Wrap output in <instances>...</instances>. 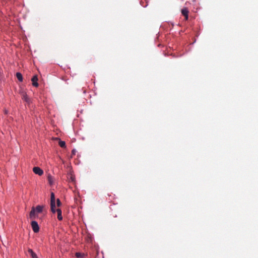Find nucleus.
Segmentation results:
<instances>
[{
    "instance_id": "nucleus-1",
    "label": "nucleus",
    "mask_w": 258,
    "mask_h": 258,
    "mask_svg": "<svg viewBox=\"0 0 258 258\" xmlns=\"http://www.w3.org/2000/svg\"><path fill=\"white\" fill-rule=\"evenodd\" d=\"M44 208V206L43 205H38L35 208L32 207L30 212V218L31 219H34L35 218L36 213L39 214L42 212Z\"/></svg>"
},
{
    "instance_id": "nucleus-2",
    "label": "nucleus",
    "mask_w": 258,
    "mask_h": 258,
    "mask_svg": "<svg viewBox=\"0 0 258 258\" xmlns=\"http://www.w3.org/2000/svg\"><path fill=\"white\" fill-rule=\"evenodd\" d=\"M50 209L52 213H55V195L53 192L50 194Z\"/></svg>"
},
{
    "instance_id": "nucleus-3",
    "label": "nucleus",
    "mask_w": 258,
    "mask_h": 258,
    "mask_svg": "<svg viewBox=\"0 0 258 258\" xmlns=\"http://www.w3.org/2000/svg\"><path fill=\"white\" fill-rule=\"evenodd\" d=\"M32 230L34 233H37L39 231V226L38 223L35 221H32L31 223Z\"/></svg>"
},
{
    "instance_id": "nucleus-4",
    "label": "nucleus",
    "mask_w": 258,
    "mask_h": 258,
    "mask_svg": "<svg viewBox=\"0 0 258 258\" xmlns=\"http://www.w3.org/2000/svg\"><path fill=\"white\" fill-rule=\"evenodd\" d=\"M181 13L182 15L184 17L185 20H187L188 19V13L189 11L186 7H184L181 10Z\"/></svg>"
},
{
    "instance_id": "nucleus-5",
    "label": "nucleus",
    "mask_w": 258,
    "mask_h": 258,
    "mask_svg": "<svg viewBox=\"0 0 258 258\" xmlns=\"http://www.w3.org/2000/svg\"><path fill=\"white\" fill-rule=\"evenodd\" d=\"M33 171L36 174H38V175H42L43 174V171L39 167H34L33 168Z\"/></svg>"
},
{
    "instance_id": "nucleus-6",
    "label": "nucleus",
    "mask_w": 258,
    "mask_h": 258,
    "mask_svg": "<svg viewBox=\"0 0 258 258\" xmlns=\"http://www.w3.org/2000/svg\"><path fill=\"white\" fill-rule=\"evenodd\" d=\"M31 81L32 82V85L34 87H38V83L37 82L38 81V78L36 75L34 76L32 79Z\"/></svg>"
},
{
    "instance_id": "nucleus-7",
    "label": "nucleus",
    "mask_w": 258,
    "mask_h": 258,
    "mask_svg": "<svg viewBox=\"0 0 258 258\" xmlns=\"http://www.w3.org/2000/svg\"><path fill=\"white\" fill-rule=\"evenodd\" d=\"M22 96L23 100H24L25 101H26L27 103H29L30 102V99H29L27 93L25 92H23L22 93Z\"/></svg>"
},
{
    "instance_id": "nucleus-8",
    "label": "nucleus",
    "mask_w": 258,
    "mask_h": 258,
    "mask_svg": "<svg viewBox=\"0 0 258 258\" xmlns=\"http://www.w3.org/2000/svg\"><path fill=\"white\" fill-rule=\"evenodd\" d=\"M57 212V219L58 220L61 221L62 220V216L61 215V210L60 209H57L55 210V212Z\"/></svg>"
},
{
    "instance_id": "nucleus-9",
    "label": "nucleus",
    "mask_w": 258,
    "mask_h": 258,
    "mask_svg": "<svg viewBox=\"0 0 258 258\" xmlns=\"http://www.w3.org/2000/svg\"><path fill=\"white\" fill-rule=\"evenodd\" d=\"M110 209L112 211V213L111 214V215H112L114 217H116L117 215L116 214H114L113 213V210H116L117 209V206L115 204H113V205H111L110 207Z\"/></svg>"
},
{
    "instance_id": "nucleus-10",
    "label": "nucleus",
    "mask_w": 258,
    "mask_h": 258,
    "mask_svg": "<svg viewBox=\"0 0 258 258\" xmlns=\"http://www.w3.org/2000/svg\"><path fill=\"white\" fill-rule=\"evenodd\" d=\"M28 252L31 255L32 258H38L37 254L33 251L32 249H28Z\"/></svg>"
},
{
    "instance_id": "nucleus-11",
    "label": "nucleus",
    "mask_w": 258,
    "mask_h": 258,
    "mask_svg": "<svg viewBox=\"0 0 258 258\" xmlns=\"http://www.w3.org/2000/svg\"><path fill=\"white\" fill-rule=\"evenodd\" d=\"M16 77H17V78L18 79V80L20 82H22L23 81V76H22V75L21 74V73H20L19 72L17 73H16Z\"/></svg>"
},
{
    "instance_id": "nucleus-12",
    "label": "nucleus",
    "mask_w": 258,
    "mask_h": 258,
    "mask_svg": "<svg viewBox=\"0 0 258 258\" xmlns=\"http://www.w3.org/2000/svg\"><path fill=\"white\" fill-rule=\"evenodd\" d=\"M58 144H59V146L61 148H65L66 147V143L64 141L60 140L59 141Z\"/></svg>"
},
{
    "instance_id": "nucleus-13",
    "label": "nucleus",
    "mask_w": 258,
    "mask_h": 258,
    "mask_svg": "<svg viewBox=\"0 0 258 258\" xmlns=\"http://www.w3.org/2000/svg\"><path fill=\"white\" fill-rule=\"evenodd\" d=\"M47 178H48V180L49 183L50 185L53 184V181L52 176L51 175H49V176H48Z\"/></svg>"
},
{
    "instance_id": "nucleus-14",
    "label": "nucleus",
    "mask_w": 258,
    "mask_h": 258,
    "mask_svg": "<svg viewBox=\"0 0 258 258\" xmlns=\"http://www.w3.org/2000/svg\"><path fill=\"white\" fill-rule=\"evenodd\" d=\"M75 255L77 257H82L84 254L80 252H76Z\"/></svg>"
},
{
    "instance_id": "nucleus-15",
    "label": "nucleus",
    "mask_w": 258,
    "mask_h": 258,
    "mask_svg": "<svg viewBox=\"0 0 258 258\" xmlns=\"http://www.w3.org/2000/svg\"><path fill=\"white\" fill-rule=\"evenodd\" d=\"M56 204L57 207H59L61 205V202L59 199H57L56 200Z\"/></svg>"
},
{
    "instance_id": "nucleus-16",
    "label": "nucleus",
    "mask_w": 258,
    "mask_h": 258,
    "mask_svg": "<svg viewBox=\"0 0 258 258\" xmlns=\"http://www.w3.org/2000/svg\"><path fill=\"white\" fill-rule=\"evenodd\" d=\"M76 151L75 149H73L72 151V155H75Z\"/></svg>"
},
{
    "instance_id": "nucleus-17",
    "label": "nucleus",
    "mask_w": 258,
    "mask_h": 258,
    "mask_svg": "<svg viewBox=\"0 0 258 258\" xmlns=\"http://www.w3.org/2000/svg\"><path fill=\"white\" fill-rule=\"evenodd\" d=\"M71 180L73 181L75 180V177L73 176H71Z\"/></svg>"
},
{
    "instance_id": "nucleus-18",
    "label": "nucleus",
    "mask_w": 258,
    "mask_h": 258,
    "mask_svg": "<svg viewBox=\"0 0 258 258\" xmlns=\"http://www.w3.org/2000/svg\"><path fill=\"white\" fill-rule=\"evenodd\" d=\"M1 76H2V73H1V72L0 71V78L1 77Z\"/></svg>"
}]
</instances>
